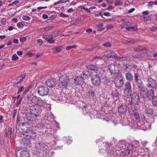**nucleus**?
Segmentation results:
<instances>
[{"mask_svg": "<svg viewBox=\"0 0 157 157\" xmlns=\"http://www.w3.org/2000/svg\"><path fill=\"white\" fill-rule=\"evenodd\" d=\"M23 135L24 136V137L28 139L29 141V139L34 138L36 136V132L32 130L31 128H29L26 131H24Z\"/></svg>", "mask_w": 157, "mask_h": 157, "instance_id": "obj_1", "label": "nucleus"}, {"mask_svg": "<svg viewBox=\"0 0 157 157\" xmlns=\"http://www.w3.org/2000/svg\"><path fill=\"white\" fill-rule=\"evenodd\" d=\"M30 105H37L41 106L44 104V101L40 97L36 96L33 97L30 100Z\"/></svg>", "mask_w": 157, "mask_h": 157, "instance_id": "obj_2", "label": "nucleus"}, {"mask_svg": "<svg viewBox=\"0 0 157 157\" xmlns=\"http://www.w3.org/2000/svg\"><path fill=\"white\" fill-rule=\"evenodd\" d=\"M68 77L65 75L59 77L58 84L59 86L62 89L67 86L68 85Z\"/></svg>", "mask_w": 157, "mask_h": 157, "instance_id": "obj_3", "label": "nucleus"}, {"mask_svg": "<svg viewBox=\"0 0 157 157\" xmlns=\"http://www.w3.org/2000/svg\"><path fill=\"white\" fill-rule=\"evenodd\" d=\"M30 112L31 114H33L35 117L40 115L41 113L42 109L40 107L33 105H30Z\"/></svg>", "mask_w": 157, "mask_h": 157, "instance_id": "obj_4", "label": "nucleus"}, {"mask_svg": "<svg viewBox=\"0 0 157 157\" xmlns=\"http://www.w3.org/2000/svg\"><path fill=\"white\" fill-rule=\"evenodd\" d=\"M119 66V64L116 63H112L108 65V68L111 74H114L118 73Z\"/></svg>", "mask_w": 157, "mask_h": 157, "instance_id": "obj_5", "label": "nucleus"}, {"mask_svg": "<svg viewBox=\"0 0 157 157\" xmlns=\"http://www.w3.org/2000/svg\"><path fill=\"white\" fill-rule=\"evenodd\" d=\"M114 82L115 86L118 88L122 86L124 84V81L121 75H117L114 79Z\"/></svg>", "mask_w": 157, "mask_h": 157, "instance_id": "obj_6", "label": "nucleus"}, {"mask_svg": "<svg viewBox=\"0 0 157 157\" xmlns=\"http://www.w3.org/2000/svg\"><path fill=\"white\" fill-rule=\"evenodd\" d=\"M49 89L46 86H41L38 89L37 92L39 95L41 96L47 95L48 94Z\"/></svg>", "mask_w": 157, "mask_h": 157, "instance_id": "obj_7", "label": "nucleus"}, {"mask_svg": "<svg viewBox=\"0 0 157 157\" xmlns=\"http://www.w3.org/2000/svg\"><path fill=\"white\" fill-rule=\"evenodd\" d=\"M132 96L131 98V102L132 105L136 106V108L137 109L139 107V97L137 94H134Z\"/></svg>", "mask_w": 157, "mask_h": 157, "instance_id": "obj_8", "label": "nucleus"}, {"mask_svg": "<svg viewBox=\"0 0 157 157\" xmlns=\"http://www.w3.org/2000/svg\"><path fill=\"white\" fill-rule=\"evenodd\" d=\"M101 79L97 75H94L91 76V81L92 83L95 86L99 85L101 82Z\"/></svg>", "mask_w": 157, "mask_h": 157, "instance_id": "obj_9", "label": "nucleus"}, {"mask_svg": "<svg viewBox=\"0 0 157 157\" xmlns=\"http://www.w3.org/2000/svg\"><path fill=\"white\" fill-rule=\"evenodd\" d=\"M147 86L149 88H155L157 86L156 81L151 78H149L147 79Z\"/></svg>", "mask_w": 157, "mask_h": 157, "instance_id": "obj_10", "label": "nucleus"}, {"mask_svg": "<svg viewBox=\"0 0 157 157\" xmlns=\"http://www.w3.org/2000/svg\"><path fill=\"white\" fill-rule=\"evenodd\" d=\"M96 71V74L98 76H99L101 79L105 78H106L105 72L103 68H97Z\"/></svg>", "mask_w": 157, "mask_h": 157, "instance_id": "obj_11", "label": "nucleus"}, {"mask_svg": "<svg viewBox=\"0 0 157 157\" xmlns=\"http://www.w3.org/2000/svg\"><path fill=\"white\" fill-rule=\"evenodd\" d=\"M87 97L89 99H93L94 98V97H95V90L93 89L92 88L90 89L86 92Z\"/></svg>", "mask_w": 157, "mask_h": 157, "instance_id": "obj_12", "label": "nucleus"}, {"mask_svg": "<svg viewBox=\"0 0 157 157\" xmlns=\"http://www.w3.org/2000/svg\"><path fill=\"white\" fill-rule=\"evenodd\" d=\"M56 81L53 78H49L46 81V85L49 87L55 86L56 85Z\"/></svg>", "mask_w": 157, "mask_h": 157, "instance_id": "obj_13", "label": "nucleus"}, {"mask_svg": "<svg viewBox=\"0 0 157 157\" xmlns=\"http://www.w3.org/2000/svg\"><path fill=\"white\" fill-rule=\"evenodd\" d=\"M25 122L23 123V124H29L33 121V118L32 117L31 114L28 113L26 114L25 117Z\"/></svg>", "mask_w": 157, "mask_h": 157, "instance_id": "obj_14", "label": "nucleus"}, {"mask_svg": "<svg viewBox=\"0 0 157 157\" xmlns=\"http://www.w3.org/2000/svg\"><path fill=\"white\" fill-rule=\"evenodd\" d=\"M127 106L125 104L121 105L118 108V112L123 114L125 113L127 111Z\"/></svg>", "mask_w": 157, "mask_h": 157, "instance_id": "obj_15", "label": "nucleus"}, {"mask_svg": "<svg viewBox=\"0 0 157 157\" xmlns=\"http://www.w3.org/2000/svg\"><path fill=\"white\" fill-rule=\"evenodd\" d=\"M140 93L141 96L144 99L146 98L147 97V90L146 88L144 87L139 89Z\"/></svg>", "mask_w": 157, "mask_h": 157, "instance_id": "obj_16", "label": "nucleus"}, {"mask_svg": "<svg viewBox=\"0 0 157 157\" xmlns=\"http://www.w3.org/2000/svg\"><path fill=\"white\" fill-rule=\"evenodd\" d=\"M37 127L39 132L43 133L46 132L47 128L43 123L38 124Z\"/></svg>", "mask_w": 157, "mask_h": 157, "instance_id": "obj_17", "label": "nucleus"}, {"mask_svg": "<svg viewBox=\"0 0 157 157\" xmlns=\"http://www.w3.org/2000/svg\"><path fill=\"white\" fill-rule=\"evenodd\" d=\"M43 38L47 40V42L50 44H53L55 41V40L52 37V35L50 34L48 35H44Z\"/></svg>", "mask_w": 157, "mask_h": 157, "instance_id": "obj_18", "label": "nucleus"}, {"mask_svg": "<svg viewBox=\"0 0 157 157\" xmlns=\"http://www.w3.org/2000/svg\"><path fill=\"white\" fill-rule=\"evenodd\" d=\"M84 79L81 76L77 77L74 79L75 82V84L76 85H78L79 84H82L84 82Z\"/></svg>", "mask_w": 157, "mask_h": 157, "instance_id": "obj_19", "label": "nucleus"}, {"mask_svg": "<svg viewBox=\"0 0 157 157\" xmlns=\"http://www.w3.org/2000/svg\"><path fill=\"white\" fill-rule=\"evenodd\" d=\"M147 99H148L150 100H151V98H152L153 97H155L154 96V90L152 89H150L149 90H147Z\"/></svg>", "mask_w": 157, "mask_h": 157, "instance_id": "obj_20", "label": "nucleus"}, {"mask_svg": "<svg viewBox=\"0 0 157 157\" xmlns=\"http://www.w3.org/2000/svg\"><path fill=\"white\" fill-rule=\"evenodd\" d=\"M91 75V72L86 71H84L81 74V75L84 79L89 78Z\"/></svg>", "mask_w": 157, "mask_h": 157, "instance_id": "obj_21", "label": "nucleus"}, {"mask_svg": "<svg viewBox=\"0 0 157 157\" xmlns=\"http://www.w3.org/2000/svg\"><path fill=\"white\" fill-rule=\"evenodd\" d=\"M12 128L11 127H9L8 128V131L6 130L5 132L4 136L9 139L10 138L12 132Z\"/></svg>", "mask_w": 157, "mask_h": 157, "instance_id": "obj_22", "label": "nucleus"}, {"mask_svg": "<svg viewBox=\"0 0 157 157\" xmlns=\"http://www.w3.org/2000/svg\"><path fill=\"white\" fill-rule=\"evenodd\" d=\"M44 144L42 143H39L36 144L35 147L36 149L39 150H41L44 148Z\"/></svg>", "mask_w": 157, "mask_h": 157, "instance_id": "obj_23", "label": "nucleus"}, {"mask_svg": "<svg viewBox=\"0 0 157 157\" xmlns=\"http://www.w3.org/2000/svg\"><path fill=\"white\" fill-rule=\"evenodd\" d=\"M132 90H124V97L127 98H130L132 96Z\"/></svg>", "mask_w": 157, "mask_h": 157, "instance_id": "obj_24", "label": "nucleus"}, {"mask_svg": "<svg viewBox=\"0 0 157 157\" xmlns=\"http://www.w3.org/2000/svg\"><path fill=\"white\" fill-rule=\"evenodd\" d=\"M105 57L107 58H115L117 57V54L114 52L113 51H111L107 55H105Z\"/></svg>", "mask_w": 157, "mask_h": 157, "instance_id": "obj_25", "label": "nucleus"}, {"mask_svg": "<svg viewBox=\"0 0 157 157\" xmlns=\"http://www.w3.org/2000/svg\"><path fill=\"white\" fill-rule=\"evenodd\" d=\"M20 155L21 157H30L28 152L25 151H21Z\"/></svg>", "mask_w": 157, "mask_h": 157, "instance_id": "obj_26", "label": "nucleus"}, {"mask_svg": "<svg viewBox=\"0 0 157 157\" xmlns=\"http://www.w3.org/2000/svg\"><path fill=\"white\" fill-rule=\"evenodd\" d=\"M131 88V85L130 82L129 81L125 83V88L124 90H132Z\"/></svg>", "mask_w": 157, "mask_h": 157, "instance_id": "obj_27", "label": "nucleus"}, {"mask_svg": "<svg viewBox=\"0 0 157 157\" xmlns=\"http://www.w3.org/2000/svg\"><path fill=\"white\" fill-rule=\"evenodd\" d=\"M86 68L89 69L91 70L96 71L98 67L96 66L93 65H88L86 66Z\"/></svg>", "mask_w": 157, "mask_h": 157, "instance_id": "obj_28", "label": "nucleus"}, {"mask_svg": "<svg viewBox=\"0 0 157 157\" xmlns=\"http://www.w3.org/2000/svg\"><path fill=\"white\" fill-rule=\"evenodd\" d=\"M136 85L139 90L144 87L143 85V82L141 79L136 81Z\"/></svg>", "mask_w": 157, "mask_h": 157, "instance_id": "obj_29", "label": "nucleus"}, {"mask_svg": "<svg viewBox=\"0 0 157 157\" xmlns=\"http://www.w3.org/2000/svg\"><path fill=\"white\" fill-rule=\"evenodd\" d=\"M125 77L126 79L130 81H132L133 79V76L130 73H127L125 74Z\"/></svg>", "mask_w": 157, "mask_h": 157, "instance_id": "obj_30", "label": "nucleus"}, {"mask_svg": "<svg viewBox=\"0 0 157 157\" xmlns=\"http://www.w3.org/2000/svg\"><path fill=\"white\" fill-rule=\"evenodd\" d=\"M63 49V46H59L53 48L54 52H59L61 51Z\"/></svg>", "mask_w": 157, "mask_h": 157, "instance_id": "obj_31", "label": "nucleus"}, {"mask_svg": "<svg viewBox=\"0 0 157 157\" xmlns=\"http://www.w3.org/2000/svg\"><path fill=\"white\" fill-rule=\"evenodd\" d=\"M145 112L148 115H151L152 114L153 110L149 108H147L145 109Z\"/></svg>", "mask_w": 157, "mask_h": 157, "instance_id": "obj_32", "label": "nucleus"}, {"mask_svg": "<svg viewBox=\"0 0 157 157\" xmlns=\"http://www.w3.org/2000/svg\"><path fill=\"white\" fill-rule=\"evenodd\" d=\"M95 26L98 31H102L104 29L103 28H102V27L103 26V23H100L98 25H96Z\"/></svg>", "mask_w": 157, "mask_h": 157, "instance_id": "obj_33", "label": "nucleus"}, {"mask_svg": "<svg viewBox=\"0 0 157 157\" xmlns=\"http://www.w3.org/2000/svg\"><path fill=\"white\" fill-rule=\"evenodd\" d=\"M136 109L132 106L129 107L128 109V112L131 114H133L136 112Z\"/></svg>", "mask_w": 157, "mask_h": 157, "instance_id": "obj_34", "label": "nucleus"}, {"mask_svg": "<svg viewBox=\"0 0 157 157\" xmlns=\"http://www.w3.org/2000/svg\"><path fill=\"white\" fill-rule=\"evenodd\" d=\"M152 103L155 106H157V95L153 97L152 99Z\"/></svg>", "mask_w": 157, "mask_h": 157, "instance_id": "obj_35", "label": "nucleus"}, {"mask_svg": "<svg viewBox=\"0 0 157 157\" xmlns=\"http://www.w3.org/2000/svg\"><path fill=\"white\" fill-rule=\"evenodd\" d=\"M132 115H133V117L137 121L139 120L140 119V115L139 113L136 112Z\"/></svg>", "mask_w": 157, "mask_h": 157, "instance_id": "obj_36", "label": "nucleus"}, {"mask_svg": "<svg viewBox=\"0 0 157 157\" xmlns=\"http://www.w3.org/2000/svg\"><path fill=\"white\" fill-rule=\"evenodd\" d=\"M135 148V146L132 144H129L128 145L127 149L130 151H132Z\"/></svg>", "mask_w": 157, "mask_h": 157, "instance_id": "obj_37", "label": "nucleus"}, {"mask_svg": "<svg viewBox=\"0 0 157 157\" xmlns=\"http://www.w3.org/2000/svg\"><path fill=\"white\" fill-rule=\"evenodd\" d=\"M112 95L114 97L117 98L119 95V93L117 90H115L112 92Z\"/></svg>", "mask_w": 157, "mask_h": 157, "instance_id": "obj_38", "label": "nucleus"}, {"mask_svg": "<svg viewBox=\"0 0 157 157\" xmlns=\"http://www.w3.org/2000/svg\"><path fill=\"white\" fill-rule=\"evenodd\" d=\"M115 59L117 61H125L126 59V58L125 57H116L115 58Z\"/></svg>", "mask_w": 157, "mask_h": 157, "instance_id": "obj_39", "label": "nucleus"}, {"mask_svg": "<svg viewBox=\"0 0 157 157\" xmlns=\"http://www.w3.org/2000/svg\"><path fill=\"white\" fill-rule=\"evenodd\" d=\"M70 0H60V1L57 2L55 3L54 4V5H56L57 4L60 3H63L64 2H69Z\"/></svg>", "mask_w": 157, "mask_h": 157, "instance_id": "obj_40", "label": "nucleus"}, {"mask_svg": "<svg viewBox=\"0 0 157 157\" xmlns=\"http://www.w3.org/2000/svg\"><path fill=\"white\" fill-rule=\"evenodd\" d=\"M145 16L144 15H142L140 17V19L141 20L145 21H149L150 18L149 17H148V18L147 19H145Z\"/></svg>", "mask_w": 157, "mask_h": 157, "instance_id": "obj_41", "label": "nucleus"}, {"mask_svg": "<svg viewBox=\"0 0 157 157\" xmlns=\"http://www.w3.org/2000/svg\"><path fill=\"white\" fill-rule=\"evenodd\" d=\"M20 76L17 77L16 79V81L13 83V85H17L18 83L22 81V80H20Z\"/></svg>", "mask_w": 157, "mask_h": 157, "instance_id": "obj_42", "label": "nucleus"}, {"mask_svg": "<svg viewBox=\"0 0 157 157\" xmlns=\"http://www.w3.org/2000/svg\"><path fill=\"white\" fill-rule=\"evenodd\" d=\"M122 153L125 156L129 155L130 154V151L128 149L124 150L122 152Z\"/></svg>", "mask_w": 157, "mask_h": 157, "instance_id": "obj_43", "label": "nucleus"}, {"mask_svg": "<svg viewBox=\"0 0 157 157\" xmlns=\"http://www.w3.org/2000/svg\"><path fill=\"white\" fill-rule=\"evenodd\" d=\"M134 76L135 81L139 80H140V79H138L139 75L138 73H135L134 74Z\"/></svg>", "mask_w": 157, "mask_h": 157, "instance_id": "obj_44", "label": "nucleus"}, {"mask_svg": "<svg viewBox=\"0 0 157 157\" xmlns=\"http://www.w3.org/2000/svg\"><path fill=\"white\" fill-rule=\"evenodd\" d=\"M124 69L125 71H127L130 69L131 66L128 64H126L124 66Z\"/></svg>", "mask_w": 157, "mask_h": 157, "instance_id": "obj_45", "label": "nucleus"}, {"mask_svg": "<svg viewBox=\"0 0 157 157\" xmlns=\"http://www.w3.org/2000/svg\"><path fill=\"white\" fill-rule=\"evenodd\" d=\"M22 98H20L19 100H17V103L16 105V106H18L19 105H20L22 101Z\"/></svg>", "mask_w": 157, "mask_h": 157, "instance_id": "obj_46", "label": "nucleus"}, {"mask_svg": "<svg viewBox=\"0 0 157 157\" xmlns=\"http://www.w3.org/2000/svg\"><path fill=\"white\" fill-rule=\"evenodd\" d=\"M18 57L16 54L13 55L12 57V60H16L17 59Z\"/></svg>", "mask_w": 157, "mask_h": 157, "instance_id": "obj_47", "label": "nucleus"}, {"mask_svg": "<svg viewBox=\"0 0 157 157\" xmlns=\"http://www.w3.org/2000/svg\"><path fill=\"white\" fill-rule=\"evenodd\" d=\"M123 3V2H121L120 1H116L115 2L114 5L116 6H117L118 5H122Z\"/></svg>", "mask_w": 157, "mask_h": 157, "instance_id": "obj_48", "label": "nucleus"}, {"mask_svg": "<svg viewBox=\"0 0 157 157\" xmlns=\"http://www.w3.org/2000/svg\"><path fill=\"white\" fill-rule=\"evenodd\" d=\"M102 45L105 47H110L111 46V44L109 42L106 43Z\"/></svg>", "mask_w": 157, "mask_h": 157, "instance_id": "obj_49", "label": "nucleus"}, {"mask_svg": "<svg viewBox=\"0 0 157 157\" xmlns=\"http://www.w3.org/2000/svg\"><path fill=\"white\" fill-rule=\"evenodd\" d=\"M76 46L75 45H73L72 46H68L66 47V49L67 50H70V49L72 48H76Z\"/></svg>", "mask_w": 157, "mask_h": 157, "instance_id": "obj_50", "label": "nucleus"}, {"mask_svg": "<svg viewBox=\"0 0 157 157\" xmlns=\"http://www.w3.org/2000/svg\"><path fill=\"white\" fill-rule=\"evenodd\" d=\"M22 18L25 21L29 20L30 19V17L27 16H23Z\"/></svg>", "mask_w": 157, "mask_h": 157, "instance_id": "obj_51", "label": "nucleus"}, {"mask_svg": "<svg viewBox=\"0 0 157 157\" xmlns=\"http://www.w3.org/2000/svg\"><path fill=\"white\" fill-rule=\"evenodd\" d=\"M53 28L52 26H48L44 28V30L45 31H47Z\"/></svg>", "mask_w": 157, "mask_h": 157, "instance_id": "obj_52", "label": "nucleus"}, {"mask_svg": "<svg viewBox=\"0 0 157 157\" xmlns=\"http://www.w3.org/2000/svg\"><path fill=\"white\" fill-rule=\"evenodd\" d=\"M59 16L60 17H69L68 15H65L62 13H60L59 14Z\"/></svg>", "mask_w": 157, "mask_h": 157, "instance_id": "obj_53", "label": "nucleus"}, {"mask_svg": "<svg viewBox=\"0 0 157 157\" xmlns=\"http://www.w3.org/2000/svg\"><path fill=\"white\" fill-rule=\"evenodd\" d=\"M24 87L23 86H22L19 87L18 89L17 94H18L19 93L21 92L24 90Z\"/></svg>", "mask_w": 157, "mask_h": 157, "instance_id": "obj_54", "label": "nucleus"}, {"mask_svg": "<svg viewBox=\"0 0 157 157\" xmlns=\"http://www.w3.org/2000/svg\"><path fill=\"white\" fill-rule=\"evenodd\" d=\"M127 142L125 140H121L119 141V143L120 144H124L125 145L127 144Z\"/></svg>", "mask_w": 157, "mask_h": 157, "instance_id": "obj_55", "label": "nucleus"}, {"mask_svg": "<svg viewBox=\"0 0 157 157\" xmlns=\"http://www.w3.org/2000/svg\"><path fill=\"white\" fill-rule=\"evenodd\" d=\"M26 37H21L20 39V41L21 43H23L26 40Z\"/></svg>", "mask_w": 157, "mask_h": 157, "instance_id": "obj_56", "label": "nucleus"}, {"mask_svg": "<svg viewBox=\"0 0 157 157\" xmlns=\"http://www.w3.org/2000/svg\"><path fill=\"white\" fill-rule=\"evenodd\" d=\"M102 58H103L102 57H100L99 56H95V57H94L92 59V60L94 61L95 60H98V59H101Z\"/></svg>", "mask_w": 157, "mask_h": 157, "instance_id": "obj_57", "label": "nucleus"}, {"mask_svg": "<svg viewBox=\"0 0 157 157\" xmlns=\"http://www.w3.org/2000/svg\"><path fill=\"white\" fill-rule=\"evenodd\" d=\"M114 9V7L111 5H109L107 9L105 10H107L109 11H111L113 9Z\"/></svg>", "mask_w": 157, "mask_h": 157, "instance_id": "obj_58", "label": "nucleus"}, {"mask_svg": "<svg viewBox=\"0 0 157 157\" xmlns=\"http://www.w3.org/2000/svg\"><path fill=\"white\" fill-rule=\"evenodd\" d=\"M19 2V1L18 0H16L12 2V3L10 4L9 6L12 5H16L18 4Z\"/></svg>", "mask_w": 157, "mask_h": 157, "instance_id": "obj_59", "label": "nucleus"}, {"mask_svg": "<svg viewBox=\"0 0 157 157\" xmlns=\"http://www.w3.org/2000/svg\"><path fill=\"white\" fill-rule=\"evenodd\" d=\"M114 27V26L111 25H108L106 28V29L107 30H109L113 28Z\"/></svg>", "mask_w": 157, "mask_h": 157, "instance_id": "obj_60", "label": "nucleus"}, {"mask_svg": "<svg viewBox=\"0 0 157 157\" xmlns=\"http://www.w3.org/2000/svg\"><path fill=\"white\" fill-rule=\"evenodd\" d=\"M134 29H135V27H133V26L130 27H127L126 28V30H128V31L134 30Z\"/></svg>", "mask_w": 157, "mask_h": 157, "instance_id": "obj_61", "label": "nucleus"}, {"mask_svg": "<svg viewBox=\"0 0 157 157\" xmlns=\"http://www.w3.org/2000/svg\"><path fill=\"white\" fill-rule=\"evenodd\" d=\"M17 112V109H15L14 110L13 112V119H14L16 117V114Z\"/></svg>", "mask_w": 157, "mask_h": 157, "instance_id": "obj_62", "label": "nucleus"}, {"mask_svg": "<svg viewBox=\"0 0 157 157\" xmlns=\"http://www.w3.org/2000/svg\"><path fill=\"white\" fill-rule=\"evenodd\" d=\"M1 21V22L4 25H5L6 24V19L5 18H2Z\"/></svg>", "mask_w": 157, "mask_h": 157, "instance_id": "obj_63", "label": "nucleus"}, {"mask_svg": "<svg viewBox=\"0 0 157 157\" xmlns=\"http://www.w3.org/2000/svg\"><path fill=\"white\" fill-rule=\"evenodd\" d=\"M104 15L106 16L109 17L110 16V14L109 12H105L104 13Z\"/></svg>", "mask_w": 157, "mask_h": 157, "instance_id": "obj_64", "label": "nucleus"}]
</instances>
